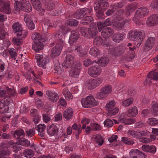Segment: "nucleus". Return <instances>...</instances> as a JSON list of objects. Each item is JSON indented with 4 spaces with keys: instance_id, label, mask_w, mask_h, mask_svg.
Here are the masks:
<instances>
[{
    "instance_id": "5fc2aeb1",
    "label": "nucleus",
    "mask_w": 158,
    "mask_h": 158,
    "mask_svg": "<svg viewBox=\"0 0 158 158\" xmlns=\"http://www.w3.org/2000/svg\"><path fill=\"white\" fill-rule=\"evenodd\" d=\"M147 122L150 125L154 126L158 123V119H157L156 118H149L148 119Z\"/></svg>"
},
{
    "instance_id": "4468645a",
    "label": "nucleus",
    "mask_w": 158,
    "mask_h": 158,
    "mask_svg": "<svg viewBox=\"0 0 158 158\" xmlns=\"http://www.w3.org/2000/svg\"><path fill=\"white\" fill-rule=\"evenodd\" d=\"M80 35L79 33L75 31H71V35L69 39V42L71 45L76 43L78 39H79Z\"/></svg>"
},
{
    "instance_id": "4d7b16f0",
    "label": "nucleus",
    "mask_w": 158,
    "mask_h": 158,
    "mask_svg": "<svg viewBox=\"0 0 158 158\" xmlns=\"http://www.w3.org/2000/svg\"><path fill=\"white\" fill-rule=\"evenodd\" d=\"M35 134L34 128L30 129H27L26 131V134L27 136L28 137H31L34 136Z\"/></svg>"
},
{
    "instance_id": "39448f33",
    "label": "nucleus",
    "mask_w": 158,
    "mask_h": 158,
    "mask_svg": "<svg viewBox=\"0 0 158 158\" xmlns=\"http://www.w3.org/2000/svg\"><path fill=\"white\" fill-rule=\"evenodd\" d=\"M125 50V48L123 46L120 45L116 47H113L110 52L113 56L119 57L123 53Z\"/></svg>"
},
{
    "instance_id": "4be33fe9",
    "label": "nucleus",
    "mask_w": 158,
    "mask_h": 158,
    "mask_svg": "<svg viewBox=\"0 0 158 158\" xmlns=\"http://www.w3.org/2000/svg\"><path fill=\"white\" fill-rule=\"evenodd\" d=\"M127 22V20H125L122 22L118 21L114 22L113 24L114 27L118 30H122L125 24Z\"/></svg>"
},
{
    "instance_id": "6ab92c4d",
    "label": "nucleus",
    "mask_w": 158,
    "mask_h": 158,
    "mask_svg": "<svg viewBox=\"0 0 158 158\" xmlns=\"http://www.w3.org/2000/svg\"><path fill=\"white\" fill-rule=\"evenodd\" d=\"M96 6H98L99 7L102 8L104 10H106L109 6L108 0H97L96 4Z\"/></svg>"
},
{
    "instance_id": "f704fd0d",
    "label": "nucleus",
    "mask_w": 158,
    "mask_h": 158,
    "mask_svg": "<svg viewBox=\"0 0 158 158\" xmlns=\"http://www.w3.org/2000/svg\"><path fill=\"white\" fill-rule=\"evenodd\" d=\"M137 33H138L139 35L137 36L135 41H136L137 42V45L139 44V45H140L144 37L145 33L143 31H138Z\"/></svg>"
},
{
    "instance_id": "473e14b6",
    "label": "nucleus",
    "mask_w": 158,
    "mask_h": 158,
    "mask_svg": "<svg viewBox=\"0 0 158 158\" xmlns=\"http://www.w3.org/2000/svg\"><path fill=\"white\" fill-rule=\"evenodd\" d=\"M138 113V111L136 106H133L131 109H129L127 113V116L130 117H135Z\"/></svg>"
},
{
    "instance_id": "338daca9",
    "label": "nucleus",
    "mask_w": 158,
    "mask_h": 158,
    "mask_svg": "<svg viewBox=\"0 0 158 158\" xmlns=\"http://www.w3.org/2000/svg\"><path fill=\"white\" fill-rule=\"evenodd\" d=\"M104 125L105 127H110L113 125V122L110 119H106L104 123Z\"/></svg>"
},
{
    "instance_id": "72a5a7b5",
    "label": "nucleus",
    "mask_w": 158,
    "mask_h": 158,
    "mask_svg": "<svg viewBox=\"0 0 158 158\" xmlns=\"http://www.w3.org/2000/svg\"><path fill=\"white\" fill-rule=\"evenodd\" d=\"M135 7L133 4L128 5L125 7L124 9L126 15H129L130 14L133 12L135 9Z\"/></svg>"
},
{
    "instance_id": "412c9836",
    "label": "nucleus",
    "mask_w": 158,
    "mask_h": 158,
    "mask_svg": "<svg viewBox=\"0 0 158 158\" xmlns=\"http://www.w3.org/2000/svg\"><path fill=\"white\" fill-rule=\"evenodd\" d=\"M0 10L6 14H9L11 12L9 2H5L3 5L0 6Z\"/></svg>"
},
{
    "instance_id": "8fccbe9b",
    "label": "nucleus",
    "mask_w": 158,
    "mask_h": 158,
    "mask_svg": "<svg viewBox=\"0 0 158 158\" xmlns=\"http://www.w3.org/2000/svg\"><path fill=\"white\" fill-rule=\"evenodd\" d=\"M54 71L55 73H57L59 75L61 74L63 72L60 68V64L59 63H56L55 64Z\"/></svg>"
},
{
    "instance_id": "774afa93",
    "label": "nucleus",
    "mask_w": 158,
    "mask_h": 158,
    "mask_svg": "<svg viewBox=\"0 0 158 158\" xmlns=\"http://www.w3.org/2000/svg\"><path fill=\"white\" fill-rule=\"evenodd\" d=\"M12 41L15 45H21L23 42L22 39L20 38H16L15 37L13 39Z\"/></svg>"
},
{
    "instance_id": "c756f323",
    "label": "nucleus",
    "mask_w": 158,
    "mask_h": 158,
    "mask_svg": "<svg viewBox=\"0 0 158 158\" xmlns=\"http://www.w3.org/2000/svg\"><path fill=\"white\" fill-rule=\"evenodd\" d=\"M18 142H17L16 143H13L11 141H9L8 142L10 145L11 146V147L13 148V152L16 153L18 152L22 148L21 146L19 144L17 143Z\"/></svg>"
},
{
    "instance_id": "49530a36",
    "label": "nucleus",
    "mask_w": 158,
    "mask_h": 158,
    "mask_svg": "<svg viewBox=\"0 0 158 158\" xmlns=\"http://www.w3.org/2000/svg\"><path fill=\"white\" fill-rule=\"evenodd\" d=\"M63 94L67 100H69L72 99L73 98L72 94L68 91L67 89H65L63 91Z\"/></svg>"
},
{
    "instance_id": "423d86ee",
    "label": "nucleus",
    "mask_w": 158,
    "mask_h": 158,
    "mask_svg": "<svg viewBox=\"0 0 158 158\" xmlns=\"http://www.w3.org/2000/svg\"><path fill=\"white\" fill-rule=\"evenodd\" d=\"M101 71V69L98 66L93 65L89 68L88 72L90 76L94 77L98 76Z\"/></svg>"
},
{
    "instance_id": "20e7f679",
    "label": "nucleus",
    "mask_w": 158,
    "mask_h": 158,
    "mask_svg": "<svg viewBox=\"0 0 158 158\" xmlns=\"http://www.w3.org/2000/svg\"><path fill=\"white\" fill-rule=\"evenodd\" d=\"M112 91L110 85L106 86L103 87L100 90V92L97 94V97L100 99H103L106 98L107 95L110 94Z\"/></svg>"
},
{
    "instance_id": "7ed1b4c3",
    "label": "nucleus",
    "mask_w": 158,
    "mask_h": 158,
    "mask_svg": "<svg viewBox=\"0 0 158 158\" xmlns=\"http://www.w3.org/2000/svg\"><path fill=\"white\" fill-rule=\"evenodd\" d=\"M81 102L83 106L85 108H91L97 106L98 102L93 96H89L85 98H82Z\"/></svg>"
},
{
    "instance_id": "680f3d73",
    "label": "nucleus",
    "mask_w": 158,
    "mask_h": 158,
    "mask_svg": "<svg viewBox=\"0 0 158 158\" xmlns=\"http://www.w3.org/2000/svg\"><path fill=\"white\" fill-rule=\"evenodd\" d=\"M122 138V141L126 144L128 145H131L134 143L133 141L130 138L125 137H123Z\"/></svg>"
},
{
    "instance_id": "ea45409f",
    "label": "nucleus",
    "mask_w": 158,
    "mask_h": 158,
    "mask_svg": "<svg viewBox=\"0 0 158 158\" xmlns=\"http://www.w3.org/2000/svg\"><path fill=\"white\" fill-rule=\"evenodd\" d=\"M78 24V21L75 19H71L65 21V24L66 25L70 26H76Z\"/></svg>"
},
{
    "instance_id": "864d4df0",
    "label": "nucleus",
    "mask_w": 158,
    "mask_h": 158,
    "mask_svg": "<svg viewBox=\"0 0 158 158\" xmlns=\"http://www.w3.org/2000/svg\"><path fill=\"white\" fill-rule=\"evenodd\" d=\"M85 84L89 89L95 88L93 79L87 80L86 81Z\"/></svg>"
},
{
    "instance_id": "c9c22d12",
    "label": "nucleus",
    "mask_w": 158,
    "mask_h": 158,
    "mask_svg": "<svg viewBox=\"0 0 158 158\" xmlns=\"http://www.w3.org/2000/svg\"><path fill=\"white\" fill-rule=\"evenodd\" d=\"M123 36L124 34H121L119 32L115 33L112 36V40L114 42L119 43L120 41L123 40Z\"/></svg>"
},
{
    "instance_id": "13d9d810",
    "label": "nucleus",
    "mask_w": 158,
    "mask_h": 158,
    "mask_svg": "<svg viewBox=\"0 0 158 158\" xmlns=\"http://www.w3.org/2000/svg\"><path fill=\"white\" fill-rule=\"evenodd\" d=\"M123 6V3L122 2H119L118 3H115L110 6L114 9L115 11L117 10L118 9L121 8Z\"/></svg>"
},
{
    "instance_id": "b1692460",
    "label": "nucleus",
    "mask_w": 158,
    "mask_h": 158,
    "mask_svg": "<svg viewBox=\"0 0 158 158\" xmlns=\"http://www.w3.org/2000/svg\"><path fill=\"white\" fill-rule=\"evenodd\" d=\"M73 113V109L72 108H69L64 112L63 117L66 120H69L72 117Z\"/></svg>"
},
{
    "instance_id": "0eeeda50",
    "label": "nucleus",
    "mask_w": 158,
    "mask_h": 158,
    "mask_svg": "<svg viewBox=\"0 0 158 158\" xmlns=\"http://www.w3.org/2000/svg\"><path fill=\"white\" fill-rule=\"evenodd\" d=\"M149 10L146 7H142L138 8L135 13V18H142L148 15Z\"/></svg>"
},
{
    "instance_id": "cd10ccee",
    "label": "nucleus",
    "mask_w": 158,
    "mask_h": 158,
    "mask_svg": "<svg viewBox=\"0 0 158 158\" xmlns=\"http://www.w3.org/2000/svg\"><path fill=\"white\" fill-rule=\"evenodd\" d=\"M31 115L34 118H33V121L35 123H37L40 119V117L38 115V112L36 109L31 110Z\"/></svg>"
},
{
    "instance_id": "f257e3e1",
    "label": "nucleus",
    "mask_w": 158,
    "mask_h": 158,
    "mask_svg": "<svg viewBox=\"0 0 158 158\" xmlns=\"http://www.w3.org/2000/svg\"><path fill=\"white\" fill-rule=\"evenodd\" d=\"M78 29L82 35L87 39L94 38L98 33L96 25L90 26L89 28L80 26Z\"/></svg>"
},
{
    "instance_id": "9d476101",
    "label": "nucleus",
    "mask_w": 158,
    "mask_h": 158,
    "mask_svg": "<svg viewBox=\"0 0 158 158\" xmlns=\"http://www.w3.org/2000/svg\"><path fill=\"white\" fill-rule=\"evenodd\" d=\"M74 61V58L73 56L70 54H68L62 64V66L67 68L70 67L72 66Z\"/></svg>"
},
{
    "instance_id": "2eb2a0df",
    "label": "nucleus",
    "mask_w": 158,
    "mask_h": 158,
    "mask_svg": "<svg viewBox=\"0 0 158 158\" xmlns=\"http://www.w3.org/2000/svg\"><path fill=\"white\" fill-rule=\"evenodd\" d=\"M155 39L154 37H149L145 42L144 46V50L146 51L151 49L155 43Z\"/></svg>"
},
{
    "instance_id": "393cba45",
    "label": "nucleus",
    "mask_w": 158,
    "mask_h": 158,
    "mask_svg": "<svg viewBox=\"0 0 158 158\" xmlns=\"http://www.w3.org/2000/svg\"><path fill=\"white\" fill-rule=\"evenodd\" d=\"M45 9L48 10H51L55 7V4L54 2L51 0H47L45 2Z\"/></svg>"
},
{
    "instance_id": "603ef678",
    "label": "nucleus",
    "mask_w": 158,
    "mask_h": 158,
    "mask_svg": "<svg viewBox=\"0 0 158 158\" xmlns=\"http://www.w3.org/2000/svg\"><path fill=\"white\" fill-rule=\"evenodd\" d=\"M133 101V98H130L123 101L122 102V104L124 106H128L132 104Z\"/></svg>"
},
{
    "instance_id": "bf43d9fd",
    "label": "nucleus",
    "mask_w": 158,
    "mask_h": 158,
    "mask_svg": "<svg viewBox=\"0 0 158 158\" xmlns=\"http://www.w3.org/2000/svg\"><path fill=\"white\" fill-rule=\"evenodd\" d=\"M150 6L154 10L158 12V0H154L150 4Z\"/></svg>"
},
{
    "instance_id": "6e6552de",
    "label": "nucleus",
    "mask_w": 158,
    "mask_h": 158,
    "mask_svg": "<svg viewBox=\"0 0 158 158\" xmlns=\"http://www.w3.org/2000/svg\"><path fill=\"white\" fill-rule=\"evenodd\" d=\"M13 29L15 31V33L18 32V33L17 34V35L18 37L20 36H22V38H25L27 34V31L25 32V34H23L22 33V28L21 27V25L19 24L18 22L15 23L13 24L12 26Z\"/></svg>"
},
{
    "instance_id": "aec40b11",
    "label": "nucleus",
    "mask_w": 158,
    "mask_h": 158,
    "mask_svg": "<svg viewBox=\"0 0 158 158\" xmlns=\"http://www.w3.org/2000/svg\"><path fill=\"white\" fill-rule=\"evenodd\" d=\"M45 42H35L32 45V48L35 52H38L44 49V45L43 43Z\"/></svg>"
},
{
    "instance_id": "f8f14e48",
    "label": "nucleus",
    "mask_w": 158,
    "mask_h": 158,
    "mask_svg": "<svg viewBox=\"0 0 158 158\" xmlns=\"http://www.w3.org/2000/svg\"><path fill=\"white\" fill-rule=\"evenodd\" d=\"M59 129L56 125L52 124L47 127L48 133L50 135L56 136L57 135Z\"/></svg>"
},
{
    "instance_id": "37998d69",
    "label": "nucleus",
    "mask_w": 158,
    "mask_h": 158,
    "mask_svg": "<svg viewBox=\"0 0 158 158\" xmlns=\"http://www.w3.org/2000/svg\"><path fill=\"white\" fill-rule=\"evenodd\" d=\"M120 121L126 125H129L135 123V118L126 119L125 118H121Z\"/></svg>"
},
{
    "instance_id": "ddd939ff",
    "label": "nucleus",
    "mask_w": 158,
    "mask_h": 158,
    "mask_svg": "<svg viewBox=\"0 0 158 158\" xmlns=\"http://www.w3.org/2000/svg\"><path fill=\"white\" fill-rule=\"evenodd\" d=\"M103 28L101 35L104 38L110 37L114 33V30L110 27H108Z\"/></svg>"
},
{
    "instance_id": "69168bd1",
    "label": "nucleus",
    "mask_w": 158,
    "mask_h": 158,
    "mask_svg": "<svg viewBox=\"0 0 158 158\" xmlns=\"http://www.w3.org/2000/svg\"><path fill=\"white\" fill-rule=\"evenodd\" d=\"M94 62L96 63L95 61H92L91 60L87 59L83 61V64L85 67H88L90 65L93 64Z\"/></svg>"
},
{
    "instance_id": "3c124183",
    "label": "nucleus",
    "mask_w": 158,
    "mask_h": 158,
    "mask_svg": "<svg viewBox=\"0 0 158 158\" xmlns=\"http://www.w3.org/2000/svg\"><path fill=\"white\" fill-rule=\"evenodd\" d=\"M137 31L135 30H134L133 31H130L129 32V39L130 40L135 41L136 39L135 37L136 35L138 34V33H137Z\"/></svg>"
},
{
    "instance_id": "79ce46f5",
    "label": "nucleus",
    "mask_w": 158,
    "mask_h": 158,
    "mask_svg": "<svg viewBox=\"0 0 158 158\" xmlns=\"http://www.w3.org/2000/svg\"><path fill=\"white\" fill-rule=\"evenodd\" d=\"M100 51L95 47L92 48L89 51L90 54L93 56H97L100 54Z\"/></svg>"
},
{
    "instance_id": "e2e57ef3",
    "label": "nucleus",
    "mask_w": 158,
    "mask_h": 158,
    "mask_svg": "<svg viewBox=\"0 0 158 158\" xmlns=\"http://www.w3.org/2000/svg\"><path fill=\"white\" fill-rule=\"evenodd\" d=\"M118 109L115 108L113 109L110 110L106 114L109 116H112L115 115L118 112Z\"/></svg>"
},
{
    "instance_id": "e433bc0d",
    "label": "nucleus",
    "mask_w": 158,
    "mask_h": 158,
    "mask_svg": "<svg viewBox=\"0 0 158 158\" xmlns=\"http://www.w3.org/2000/svg\"><path fill=\"white\" fill-rule=\"evenodd\" d=\"M23 154L27 158H31L34 156V152L31 149H26L23 151Z\"/></svg>"
},
{
    "instance_id": "bb28decb",
    "label": "nucleus",
    "mask_w": 158,
    "mask_h": 158,
    "mask_svg": "<svg viewBox=\"0 0 158 158\" xmlns=\"http://www.w3.org/2000/svg\"><path fill=\"white\" fill-rule=\"evenodd\" d=\"M32 39L35 42H45V40L42 38L41 35L37 33H34L31 36Z\"/></svg>"
},
{
    "instance_id": "09e8293b",
    "label": "nucleus",
    "mask_w": 158,
    "mask_h": 158,
    "mask_svg": "<svg viewBox=\"0 0 158 158\" xmlns=\"http://www.w3.org/2000/svg\"><path fill=\"white\" fill-rule=\"evenodd\" d=\"M103 43V40L100 36H97L95 37L94 40V45L97 46H100Z\"/></svg>"
},
{
    "instance_id": "a211bd4d",
    "label": "nucleus",
    "mask_w": 158,
    "mask_h": 158,
    "mask_svg": "<svg viewBox=\"0 0 158 158\" xmlns=\"http://www.w3.org/2000/svg\"><path fill=\"white\" fill-rule=\"evenodd\" d=\"M46 94L48 96V98L51 101L53 102H56L58 101L59 96L57 94L48 90L46 92Z\"/></svg>"
},
{
    "instance_id": "c03bdc74",
    "label": "nucleus",
    "mask_w": 158,
    "mask_h": 158,
    "mask_svg": "<svg viewBox=\"0 0 158 158\" xmlns=\"http://www.w3.org/2000/svg\"><path fill=\"white\" fill-rule=\"evenodd\" d=\"M11 153L9 149H3L0 151V158H5V156H10Z\"/></svg>"
},
{
    "instance_id": "58836bf2",
    "label": "nucleus",
    "mask_w": 158,
    "mask_h": 158,
    "mask_svg": "<svg viewBox=\"0 0 158 158\" xmlns=\"http://www.w3.org/2000/svg\"><path fill=\"white\" fill-rule=\"evenodd\" d=\"M94 141L98 144L99 146H101L104 142V139L101 135L99 134L97 135L94 137Z\"/></svg>"
},
{
    "instance_id": "de8ad7c7",
    "label": "nucleus",
    "mask_w": 158,
    "mask_h": 158,
    "mask_svg": "<svg viewBox=\"0 0 158 158\" xmlns=\"http://www.w3.org/2000/svg\"><path fill=\"white\" fill-rule=\"evenodd\" d=\"M14 136L16 137V135L17 136L16 138L19 139L20 138V137L22 135H24L25 134L23 130L22 129L17 130L14 131L13 134Z\"/></svg>"
},
{
    "instance_id": "5701e85b",
    "label": "nucleus",
    "mask_w": 158,
    "mask_h": 158,
    "mask_svg": "<svg viewBox=\"0 0 158 158\" xmlns=\"http://www.w3.org/2000/svg\"><path fill=\"white\" fill-rule=\"evenodd\" d=\"M58 45H55L51 50V57L57 56H59L61 52L62 49L58 47Z\"/></svg>"
},
{
    "instance_id": "7c9ffc66",
    "label": "nucleus",
    "mask_w": 158,
    "mask_h": 158,
    "mask_svg": "<svg viewBox=\"0 0 158 158\" xmlns=\"http://www.w3.org/2000/svg\"><path fill=\"white\" fill-rule=\"evenodd\" d=\"M109 62V60L108 58L103 57H101L96 63H97L99 66H105L107 65Z\"/></svg>"
},
{
    "instance_id": "dca6fc26",
    "label": "nucleus",
    "mask_w": 158,
    "mask_h": 158,
    "mask_svg": "<svg viewBox=\"0 0 158 158\" xmlns=\"http://www.w3.org/2000/svg\"><path fill=\"white\" fill-rule=\"evenodd\" d=\"M97 25L99 31H101L102 29L111 25L110 19L108 18L104 22L99 21L97 22Z\"/></svg>"
},
{
    "instance_id": "9b49d317",
    "label": "nucleus",
    "mask_w": 158,
    "mask_h": 158,
    "mask_svg": "<svg viewBox=\"0 0 158 158\" xmlns=\"http://www.w3.org/2000/svg\"><path fill=\"white\" fill-rule=\"evenodd\" d=\"M146 23L150 26H154L158 24V14L153 15L149 17Z\"/></svg>"
},
{
    "instance_id": "0e129e2a",
    "label": "nucleus",
    "mask_w": 158,
    "mask_h": 158,
    "mask_svg": "<svg viewBox=\"0 0 158 158\" xmlns=\"http://www.w3.org/2000/svg\"><path fill=\"white\" fill-rule=\"evenodd\" d=\"M152 109L155 116L158 115V103H156L152 105Z\"/></svg>"
},
{
    "instance_id": "a19ab883",
    "label": "nucleus",
    "mask_w": 158,
    "mask_h": 158,
    "mask_svg": "<svg viewBox=\"0 0 158 158\" xmlns=\"http://www.w3.org/2000/svg\"><path fill=\"white\" fill-rule=\"evenodd\" d=\"M18 142L20 145H23L24 146L28 147L30 145V143L29 141H28L27 139L25 138H19Z\"/></svg>"
},
{
    "instance_id": "a18cd8bd",
    "label": "nucleus",
    "mask_w": 158,
    "mask_h": 158,
    "mask_svg": "<svg viewBox=\"0 0 158 158\" xmlns=\"http://www.w3.org/2000/svg\"><path fill=\"white\" fill-rule=\"evenodd\" d=\"M80 71L81 70H78L77 69L73 68V67H72L70 74L72 77L74 78L78 77Z\"/></svg>"
},
{
    "instance_id": "052dcab7",
    "label": "nucleus",
    "mask_w": 158,
    "mask_h": 158,
    "mask_svg": "<svg viewBox=\"0 0 158 158\" xmlns=\"http://www.w3.org/2000/svg\"><path fill=\"white\" fill-rule=\"evenodd\" d=\"M93 80L95 88L101 84L103 81L102 79L100 77L96 79H93Z\"/></svg>"
},
{
    "instance_id": "2f4dec72",
    "label": "nucleus",
    "mask_w": 158,
    "mask_h": 158,
    "mask_svg": "<svg viewBox=\"0 0 158 158\" xmlns=\"http://www.w3.org/2000/svg\"><path fill=\"white\" fill-rule=\"evenodd\" d=\"M94 20L93 17L91 16H85L81 20V23L83 25H86Z\"/></svg>"
},
{
    "instance_id": "f03ea898",
    "label": "nucleus",
    "mask_w": 158,
    "mask_h": 158,
    "mask_svg": "<svg viewBox=\"0 0 158 158\" xmlns=\"http://www.w3.org/2000/svg\"><path fill=\"white\" fill-rule=\"evenodd\" d=\"M14 10L16 11H19L20 10L28 12L31 10L32 7L28 1L26 0L20 1H16L14 3Z\"/></svg>"
},
{
    "instance_id": "f3484780",
    "label": "nucleus",
    "mask_w": 158,
    "mask_h": 158,
    "mask_svg": "<svg viewBox=\"0 0 158 158\" xmlns=\"http://www.w3.org/2000/svg\"><path fill=\"white\" fill-rule=\"evenodd\" d=\"M94 8L96 13V16L98 19H103L104 17V10L102 8L99 7L98 6L94 5Z\"/></svg>"
},
{
    "instance_id": "a878e982",
    "label": "nucleus",
    "mask_w": 158,
    "mask_h": 158,
    "mask_svg": "<svg viewBox=\"0 0 158 158\" xmlns=\"http://www.w3.org/2000/svg\"><path fill=\"white\" fill-rule=\"evenodd\" d=\"M143 151L151 153H154L156 151V148L154 146H149L144 145L142 147Z\"/></svg>"
},
{
    "instance_id": "c85d7f7f",
    "label": "nucleus",
    "mask_w": 158,
    "mask_h": 158,
    "mask_svg": "<svg viewBox=\"0 0 158 158\" xmlns=\"http://www.w3.org/2000/svg\"><path fill=\"white\" fill-rule=\"evenodd\" d=\"M33 7L37 10H40L42 9L41 4L40 0H31Z\"/></svg>"
},
{
    "instance_id": "1a4fd4ad",
    "label": "nucleus",
    "mask_w": 158,
    "mask_h": 158,
    "mask_svg": "<svg viewBox=\"0 0 158 158\" xmlns=\"http://www.w3.org/2000/svg\"><path fill=\"white\" fill-rule=\"evenodd\" d=\"M6 94L15 96L16 95V93L13 89L7 87L6 89H3L2 88H0V97H5Z\"/></svg>"
},
{
    "instance_id": "4c0bfd02",
    "label": "nucleus",
    "mask_w": 158,
    "mask_h": 158,
    "mask_svg": "<svg viewBox=\"0 0 158 158\" xmlns=\"http://www.w3.org/2000/svg\"><path fill=\"white\" fill-rule=\"evenodd\" d=\"M84 11L82 10V9H77L74 15V17L77 19H81L84 17Z\"/></svg>"
},
{
    "instance_id": "6e6d98bb",
    "label": "nucleus",
    "mask_w": 158,
    "mask_h": 158,
    "mask_svg": "<svg viewBox=\"0 0 158 158\" xmlns=\"http://www.w3.org/2000/svg\"><path fill=\"white\" fill-rule=\"evenodd\" d=\"M54 37L55 39H61L62 38H64V36L62 33V32L58 31L53 33Z\"/></svg>"
}]
</instances>
